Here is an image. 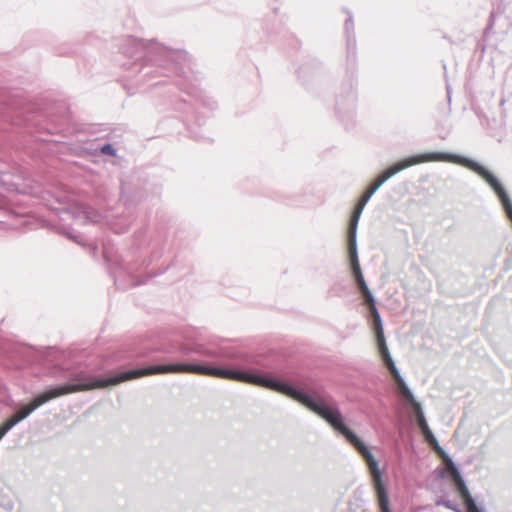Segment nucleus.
<instances>
[{"mask_svg": "<svg viewBox=\"0 0 512 512\" xmlns=\"http://www.w3.org/2000/svg\"><path fill=\"white\" fill-rule=\"evenodd\" d=\"M169 373H188L241 382L240 366L212 365L205 363L175 362L166 364H154L142 368L125 370L106 377L91 376L84 372H79L73 374L68 382L52 386L37 394L35 396L36 405H23L22 411L20 412L23 417L27 418L41 405L62 395H67L78 391L107 388L143 376Z\"/></svg>", "mask_w": 512, "mask_h": 512, "instance_id": "f257e3e1", "label": "nucleus"}, {"mask_svg": "<svg viewBox=\"0 0 512 512\" xmlns=\"http://www.w3.org/2000/svg\"><path fill=\"white\" fill-rule=\"evenodd\" d=\"M449 158L450 153L447 152H428L405 157L383 170L382 173L368 186L355 205L349 221L348 232L357 233L359 219L364 207L371 197L377 193L378 189L390 178L411 166L428 161H449Z\"/></svg>", "mask_w": 512, "mask_h": 512, "instance_id": "f03ea898", "label": "nucleus"}, {"mask_svg": "<svg viewBox=\"0 0 512 512\" xmlns=\"http://www.w3.org/2000/svg\"><path fill=\"white\" fill-rule=\"evenodd\" d=\"M335 431L340 433L345 439L358 451L364 458L371 475L373 488L377 497L378 506L381 512H391L389 505V497L386 486L382 479V473L379 469L378 462L372 452L360 439V437L352 431L348 426H331Z\"/></svg>", "mask_w": 512, "mask_h": 512, "instance_id": "7ed1b4c3", "label": "nucleus"}, {"mask_svg": "<svg viewBox=\"0 0 512 512\" xmlns=\"http://www.w3.org/2000/svg\"><path fill=\"white\" fill-rule=\"evenodd\" d=\"M449 162L459 164L478 174L497 195L507 217L512 221V201L499 179L489 169L472 158L453 153H450Z\"/></svg>", "mask_w": 512, "mask_h": 512, "instance_id": "20e7f679", "label": "nucleus"}, {"mask_svg": "<svg viewBox=\"0 0 512 512\" xmlns=\"http://www.w3.org/2000/svg\"><path fill=\"white\" fill-rule=\"evenodd\" d=\"M348 261L356 287L366 284L360 266L357 247V233L348 232Z\"/></svg>", "mask_w": 512, "mask_h": 512, "instance_id": "39448f33", "label": "nucleus"}, {"mask_svg": "<svg viewBox=\"0 0 512 512\" xmlns=\"http://www.w3.org/2000/svg\"><path fill=\"white\" fill-rule=\"evenodd\" d=\"M452 469L455 474L454 486L465 505L466 512H485V509L478 506L475 499L472 497L465 480L455 463H452Z\"/></svg>", "mask_w": 512, "mask_h": 512, "instance_id": "423d86ee", "label": "nucleus"}, {"mask_svg": "<svg viewBox=\"0 0 512 512\" xmlns=\"http://www.w3.org/2000/svg\"><path fill=\"white\" fill-rule=\"evenodd\" d=\"M376 344L378 348L379 355L385 367L389 370L391 376L395 379L397 384L404 381L403 377L400 374L399 369L397 368L390 351L388 349L385 335L384 333L378 336H375Z\"/></svg>", "mask_w": 512, "mask_h": 512, "instance_id": "0eeeda50", "label": "nucleus"}, {"mask_svg": "<svg viewBox=\"0 0 512 512\" xmlns=\"http://www.w3.org/2000/svg\"><path fill=\"white\" fill-rule=\"evenodd\" d=\"M179 349L185 355H189L192 352H197L199 354L205 355L210 358H223V359H227V360H241L244 363H249L246 356L240 355V354L234 353V352H217V351H213V350L204 349L201 346L198 348H191V347H188L183 344L180 345Z\"/></svg>", "mask_w": 512, "mask_h": 512, "instance_id": "6e6552de", "label": "nucleus"}, {"mask_svg": "<svg viewBox=\"0 0 512 512\" xmlns=\"http://www.w3.org/2000/svg\"><path fill=\"white\" fill-rule=\"evenodd\" d=\"M361 297L363 299L364 305H366L369 310L375 336L383 334V323L379 311L376 307L373 293L370 291L368 294H363Z\"/></svg>", "mask_w": 512, "mask_h": 512, "instance_id": "1a4fd4ad", "label": "nucleus"}, {"mask_svg": "<svg viewBox=\"0 0 512 512\" xmlns=\"http://www.w3.org/2000/svg\"><path fill=\"white\" fill-rule=\"evenodd\" d=\"M63 214L71 215L74 219L82 222H97L99 218L96 210L84 204H76L70 209L63 211Z\"/></svg>", "mask_w": 512, "mask_h": 512, "instance_id": "9d476101", "label": "nucleus"}, {"mask_svg": "<svg viewBox=\"0 0 512 512\" xmlns=\"http://www.w3.org/2000/svg\"><path fill=\"white\" fill-rule=\"evenodd\" d=\"M415 414L416 424L421 434L423 435L424 439L427 441L429 445L437 444V439L428 425L422 406L419 402H415Z\"/></svg>", "mask_w": 512, "mask_h": 512, "instance_id": "9b49d317", "label": "nucleus"}, {"mask_svg": "<svg viewBox=\"0 0 512 512\" xmlns=\"http://www.w3.org/2000/svg\"><path fill=\"white\" fill-rule=\"evenodd\" d=\"M26 419L21 412H16L0 425V440L19 422Z\"/></svg>", "mask_w": 512, "mask_h": 512, "instance_id": "f8f14e48", "label": "nucleus"}, {"mask_svg": "<svg viewBox=\"0 0 512 512\" xmlns=\"http://www.w3.org/2000/svg\"><path fill=\"white\" fill-rule=\"evenodd\" d=\"M356 102V95L354 92H351L346 101L339 100L337 101V110L338 112H350L354 109Z\"/></svg>", "mask_w": 512, "mask_h": 512, "instance_id": "ddd939ff", "label": "nucleus"}, {"mask_svg": "<svg viewBox=\"0 0 512 512\" xmlns=\"http://www.w3.org/2000/svg\"><path fill=\"white\" fill-rule=\"evenodd\" d=\"M353 30H354V23L352 20V16L349 15L348 19L345 21V31H346L347 35H349L350 32H353ZM347 46H348L349 51L354 49L355 48V39L348 36Z\"/></svg>", "mask_w": 512, "mask_h": 512, "instance_id": "4468645a", "label": "nucleus"}, {"mask_svg": "<svg viewBox=\"0 0 512 512\" xmlns=\"http://www.w3.org/2000/svg\"><path fill=\"white\" fill-rule=\"evenodd\" d=\"M399 385V388H400V391L401 393L403 394V396L411 401L413 403V405L415 406V402H417L415 400V397L413 395V392L411 391V389L408 387L407 383L405 382V380L401 383L398 384Z\"/></svg>", "mask_w": 512, "mask_h": 512, "instance_id": "2eb2a0df", "label": "nucleus"}, {"mask_svg": "<svg viewBox=\"0 0 512 512\" xmlns=\"http://www.w3.org/2000/svg\"><path fill=\"white\" fill-rule=\"evenodd\" d=\"M431 447H433L437 453L447 462H449L450 466L452 467V463L453 460L452 458L448 455V453L439 445V443L437 442V444H433V445H430Z\"/></svg>", "mask_w": 512, "mask_h": 512, "instance_id": "dca6fc26", "label": "nucleus"}, {"mask_svg": "<svg viewBox=\"0 0 512 512\" xmlns=\"http://www.w3.org/2000/svg\"><path fill=\"white\" fill-rule=\"evenodd\" d=\"M435 504L437 506H444L447 509H450L455 512H461L456 505H454L450 500H446L444 498H439L436 500Z\"/></svg>", "mask_w": 512, "mask_h": 512, "instance_id": "f3484780", "label": "nucleus"}, {"mask_svg": "<svg viewBox=\"0 0 512 512\" xmlns=\"http://www.w3.org/2000/svg\"><path fill=\"white\" fill-rule=\"evenodd\" d=\"M100 151L103 153V154H106V155H110V156H116V149L113 147L112 144L110 143H107V144H104L101 148H100Z\"/></svg>", "mask_w": 512, "mask_h": 512, "instance_id": "a211bd4d", "label": "nucleus"}, {"mask_svg": "<svg viewBox=\"0 0 512 512\" xmlns=\"http://www.w3.org/2000/svg\"><path fill=\"white\" fill-rule=\"evenodd\" d=\"M360 295L362 296L363 294H368V292H370L371 290L369 289L367 283L365 285H362L360 286L359 288H357Z\"/></svg>", "mask_w": 512, "mask_h": 512, "instance_id": "6ab92c4d", "label": "nucleus"}, {"mask_svg": "<svg viewBox=\"0 0 512 512\" xmlns=\"http://www.w3.org/2000/svg\"><path fill=\"white\" fill-rule=\"evenodd\" d=\"M29 405H36L35 397L33 398L32 402Z\"/></svg>", "mask_w": 512, "mask_h": 512, "instance_id": "aec40b11", "label": "nucleus"}]
</instances>
